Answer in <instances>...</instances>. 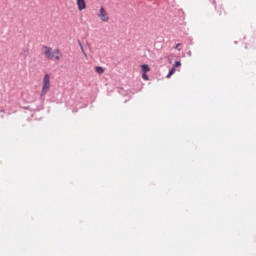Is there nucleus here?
I'll use <instances>...</instances> for the list:
<instances>
[{"instance_id":"0eeeda50","label":"nucleus","mask_w":256,"mask_h":256,"mask_svg":"<svg viewBox=\"0 0 256 256\" xmlns=\"http://www.w3.org/2000/svg\"><path fill=\"white\" fill-rule=\"evenodd\" d=\"M95 71L98 73V75H103V73H105V69H103L101 66H96Z\"/></svg>"},{"instance_id":"1a4fd4ad","label":"nucleus","mask_w":256,"mask_h":256,"mask_svg":"<svg viewBox=\"0 0 256 256\" xmlns=\"http://www.w3.org/2000/svg\"><path fill=\"white\" fill-rule=\"evenodd\" d=\"M176 69L175 68H171L168 72L167 78L171 77V75H173V73H175Z\"/></svg>"},{"instance_id":"423d86ee","label":"nucleus","mask_w":256,"mask_h":256,"mask_svg":"<svg viewBox=\"0 0 256 256\" xmlns=\"http://www.w3.org/2000/svg\"><path fill=\"white\" fill-rule=\"evenodd\" d=\"M141 69H142V73H149V71H151V68L147 64L142 65Z\"/></svg>"},{"instance_id":"7ed1b4c3","label":"nucleus","mask_w":256,"mask_h":256,"mask_svg":"<svg viewBox=\"0 0 256 256\" xmlns=\"http://www.w3.org/2000/svg\"><path fill=\"white\" fill-rule=\"evenodd\" d=\"M98 17L103 21V23H109V15L103 6L100 7Z\"/></svg>"},{"instance_id":"20e7f679","label":"nucleus","mask_w":256,"mask_h":256,"mask_svg":"<svg viewBox=\"0 0 256 256\" xmlns=\"http://www.w3.org/2000/svg\"><path fill=\"white\" fill-rule=\"evenodd\" d=\"M76 3L79 11H83V9H87V4L85 3V0H77Z\"/></svg>"},{"instance_id":"f8f14e48","label":"nucleus","mask_w":256,"mask_h":256,"mask_svg":"<svg viewBox=\"0 0 256 256\" xmlns=\"http://www.w3.org/2000/svg\"><path fill=\"white\" fill-rule=\"evenodd\" d=\"M179 47H181V44H176L175 49H177L178 51H181Z\"/></svg>"},{"instance_id":"ddd939ff","label":"nucleus","mask_w":256,"mask_h":256,"mask_svg":"<svg viewBox=\"0 0 256 256\" xmlns=\"http://www.w3.org/2000/svg\"><path fill=\"white\" fill-rule=\"evenodd\" d=\"M82 53H83L84 57L87 58V52H85V50H84Z\"/></svg>"},{"instance_id":"6e6552de","label":"nucleus","mask_w":256,"mask_h":256,"mask_svg":"<svg viewBox=\"0 0 256 256\" xmlns=\"http://www.w3.org/2000/svg\"><path fill=\"white\" fill-rule=\"evenodd\" d=\"M142 79H144V81H149V76L147 75V72H142Z\"/></svg>"},{"instance_id":"9b49d317","label":"nucleus","mask_w":256,"mask_h":256,"mask_svg":"<svg viewBox=\"0 0 256 256\" xmlns=\"http://www.w3.org/2000/svg\"><path fill=\"white\" fill-rule=\"evenodd\" d=\"M78 45L83 53V51H85V48H83V43H81V41H78Z\"/></svg>"},{"instance_id":"f03ea898","label":"nucleus","mask_w":256,"mask_h":256,"mask_svg":"<svg viewBox=\"0 0 256 256\" xmlns=\"http://www.w3.org/2000/svg\"><path fill=\"white\" fill-rule=\"evenodd\" d=\"M49 89H51V76L49 74H45L42 80V90L40 93V99L42 101L45 100V95L49 93Z\"/></svg>"},{"instance_id":"9d476101","label":"nucleus","mask_w":256,"mask_h":256,"mask_svg":"<svg viewBox=\"0 0 256 256\" xmlns=\"http://www.w3.org/2000/svg\"><path fill=\"white\" fill-rule=\"evenodd\" d=\"M176 67H181V61H176L173 68L176 69Z\"/></svg>"},{"instance_id":"f257e3e1","label":"nucleus","mask_w":256,"mask_h":256,"mask_svg":"<svg viewBox=\"0 0 256 256\" xmlns=\"http://www.w3.org/2000/svg\"><path fill=\"white\" fill-rule=\"evenodd\" d=\"M42 49H44L43 55L49 61H53V59H55L56 61H60L61 60V57H62L61 50L55 49L53 51V48H51L49 46H43Z\"/></svg>"},{"instance_id":"39448f33","label":"nucleus","mask_w":256,"mask_h":256,"mask_svg":"<svg viewBox=\"0 0 256 256\" xmlns=\"http://www.w3.org/2000/svg\"><path fill=\"white\" fill-rule=\"evenodd\" d=\"M20 55H21V57H24V59H26V57H28V55H29V49L23 48Z\"/></svg>"}]
</instances>
